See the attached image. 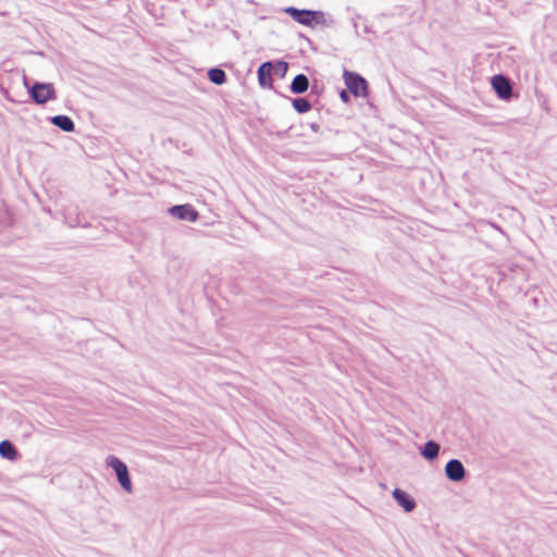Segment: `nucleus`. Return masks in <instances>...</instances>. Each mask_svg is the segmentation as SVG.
<instances>
[{
	"label": "nucleus",
	"instance_id": "obj_6",
	"mask_svg": "<svg viewBox=\"0 0 557 557\" xmlns=\"http://www.w3.org/2000/svg\"><path fill=\"white\" fill-rule=\"evenodd\" d=\"M395 502L406 511L411 512L416 508L414 499L405 491L395 488L392 493Z\"/></svg>",
	"mask_w": 557,
	"mask_h": 557
},
{
	"label": "nucleus",
	"instance_id": "obj_1",
	"mask_svg": "<svg viewBox=\"0 0 557 557\" xmlns=\"http://www.w3.org/2000/svg\"><path fill=\"white\" fill-rule=\"evenodd\" d=\"M283 11L290 15L297 23L308 27L326 25L325 14L321 11L299 10L294 7H287Z\"/></svg>",
	"mask_w": 557,
	"mask_h": 557
},
{
	"label": "nucleus",
	"instance_id": "obj_3",
	"mask_svg": "<svg viewBox=\"0 0 557 557\" xmlns=\"http://www.w3.org/2000/svg\"><path fill=\"white\" fill-rule=\"evenodd\" d=\"M343 77L347 88L352 95H355L356 97L367 96L368 84L362 76H360L357 73L345 70Z\"/></svg>",
	"mask_w": 557,
	"mask_h": 557
},
{
	"label": "nucleus",
	"instance_id": "obj_2",
	"mask_svg": "<svg viewBox=\"0 0 557 557\" xmlns=\"http://www.w3.org/2000/svg\"><path fill=\"white\" fill-rule=\"evenodd\" d=\"M106 465L114 471L121 487L128 494L133 493V484L125 462L114 455H109L106 458Z\"/></svg>",
	"mask_w": 557,
	"mask_h": 557
},
{
	"label": "nucleus",
	"instance_id": "obj_11",
	"mask_svg": "<svg viewBox=\"0 0 557 557\" xmlns=\"http://www.w3.org/2000/svg\"><path fill=\"white\" fill-rule=\"evenodd\" d=\"M440 453V445L434 441H429L424 444L421 449V455L424 459L432 461L434 460Z\"/></svg>",
	"mask_w": 557,
	"mask_h": 557
},
{
	"label": "nucleus",
	"instance_id": "obj_13",
	"mask_svg": "<svg viewBox=\"0 0 557 557\" xmlns=\"http://www.w3.org/2000/svg\"><path fill=\"white\" fill-rule=\"evenodd\" d=\"M0 456L1 458L13 461L17 457V451L9 441L0 442Z\"/></svg>",
	"mask_w": 557,
	"mask_h": 557
},
{
	"label": "nucleus",
	"instance_id": "obj_10",
	"mask_svg": "<svg viewBox=\"0 0 557 557\" xmlns=\"http://www.w3.org/2000/svg\"><path fill=\"white\" fill-rule=\"evenodd\" d=\"M309 88V79L304 74H298L295 76L290 84V90L294 94H304Z\"/></svg>",
	"mask_w": 557,
	"mask_h": 557
},
{
	"label": "nucleus",
	"instance_id": "obj_17",
	"mask_svg": "<svg viewBox=\"0 0 557 557\" xmlns=\"http://www.w3.org/2000/svg\"><path fill=\"white\" fill-rule=\"evenodd\" d=\"M28 92L29 95L35 98V86H32L29 89H28Z\"/></svg>",
	"mask_w": 557,
	"mask_h": 557
},
{
	"label": "nucleus",
	"instance_id": "obj_5",
	"mask_svg": "<svg viewBox=\"0 0 557 557\" xmlns=\"http://www.w3.org/2000/svg\"><path fill=\"white\" fill-rule=\"evenodd\" d=\"M446 476L454 482H459L466 476V469L460 460L451 459L445 466Z\"/></svg>",
	"mask_w": 557,
	"mask_h": 557
},
{
	"label": "nucleus",
	"instance_id": "obj_15",
	"mask_svg": "<svg viewBox=\"0 0 557 557\" xmlns=\"http://www.w3.org/2000/svg\"><path fill=\"white\" fill-rule=\"evenodd\" d=\"M293 107L298 113H306L311 109L310 102L305 98L294 99Z\"/></svg>",
	"mask_w": 557,
	"mask_h": 557
},
{
	"label": "nucleus",
	"instance_id": "obj_4",
	"mask_svg": "<svg viewBox=\"0 0 557 557\" xmlns=\"http://www.w3.org/2000/svg\"><path fill=\"white\" fill-rule=\"evenodd\" d=\"M169 212L172 216L183 221L195 222L198 219V212L190 205L173 206Z\"/></svg>",
	"mask_w": 557,
	"mask_h": 557
},
{
	"label": "nucleus",
	"instance_id": "obj_12",
	"mask_svg": "<svg viewBox=\"0 0 557 557\" xmlns=\"http://www.w3.org/2000/svg\"><path fill=\"white\" fill-rule=\"evenodd\" d=\"M51 123L64 132H73L75 128L74 122L66 115H55L51 117Z\"/></svg>",
	"mask_w": 557,
	"mask_h": 557
},
{
	"label": "nucleus",
	"instance_id": "obj_14",
	"mask_svg": "<svg viewBox=\"0 0 557 557\" xmlns=\"http://www.w3.org/2000/svg\"><path fill=\"white\" fill-rule=\"evenodd\" d=\"M209 79L216 85H222L226 81V74L221 69H211L208 72Z\"/></svg>",
	"mask_w": 557,
	"mask_h": 557
},
{
	"label": "nucleus",
	"instance_id": "obj_18",
	"mask_svg": "<svg viewBox=\"0 0 557 557\" xmlns=\"http://www.w3.org/2000/svg\"><path fill=\"white\" fill-rule=\"evenodd\" d=\"M341 98H342L343 100H345V101L347 100V98H348V97H347L346 91H342V92H341Z\"/></svg>",
	"mask_w": 557,
	"mask_h": 557
},
{
	"label": "nucleus",
	"instance_id": "obj_8",
	"mask_svg": "<svg viewBox=\"0 0 557 557\" xmlns=\"http://www.w3.org/2000/svg\"><path fill=\"white\" fill-rule=\"evenodd\" d=\"M55 98V90L52 84L45 83L39 84L37 83V104L38 103H46L49 100H52Z\"/></svg>",
	"mask_w": 557,
	"mask_h": 557
},
{
	"label": "nucleus",
	"instance_id": "obj_16",
	"mask_svg": "<svg viewBox=\"0 0 557 557\" xmlns=\"http://www.w3.org/2000/svg\"><path fill=\"white\" fill-rule=\"evenodd\" d=\"M287 70H288V64L284 61H278V62H276L275 65H273V71L282 77H284L286 75Z\"/></svg>",
	"mask_w": 557,
	"mask_h": 557
},
{
	"label": "nucleus",
	"instance_id": "obj_9",
	"mask_svg": "<svg viewBox=\"0 0 557 557\" xmlns=\"http://www.w3.org/2000/svg\"><path fill=\"white\" fill-rule=\"evenodd\" d=\"M273 64L271 62L262 63L258 69V81L262 87H268L272 83Z\"/></svg>",
	"mask_w": 557,
	"mask_h": 557
},
{
	"label": "nucleus",
	"instance_id": "obj_7",
	"mask_svg": "<svg viewBox=\"0 0 557 557\" xmlns=\"http://www.w3.org/2000/svg\"><path fill=\"white\" fill-rule=\"evenodd\" d=\"M492 86L499 98L507 99L511 95V86L506 77L496 75L492 78Z\"/></svg>",
	"mask_w": 557,
	"mask_h": 557
}]
</instances>
